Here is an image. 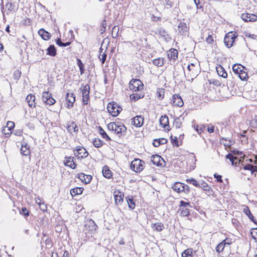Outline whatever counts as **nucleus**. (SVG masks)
<instances>
[{
	"label": "nucleus",
	"instance_id": "nucleus-1",
	"mask_svg": "<svg viewBox=\"0 0 257 257\" xmlns=\"http://www.w3.org/2000/svg\"><path fill=\"white\" fill-rule=\"evenodd\" d=\"M232 70L241 80H246L248 78L247 69L240 64H234L232 66Z\"/></svg>",
	"mask_w": 257,
	"mask_h": 257
},
{
	"label": "nucleus",
	"instance_id": "nucleus-2",
	"mask_svg": "<svg viewBox=\"0 0 257 257\" xmlns=\"http://www.w3.org/2000/svg\"><path fill=\"white\" fill-rule=\"evenodd\" d=\"M172 189L178 193L185 194H188L190 192V188L188 185L179 182H175L172 186Z\"/></svg>",
	"mask_w": 257,
	"mask_h": 257
},
{
	"label": "nucleus",
	"instance_id": "nucleus-3",
	"mask_svg": "<svg viewBox=\"0 0 257 257\" xmlns=\"http://www.w3.org/2000/svg\"><path fill=\"white\" fill-rule=\"evenodd\" d=\"M145 162L139 159L134 160L131 163V168L136 173L141 172L144 168Z\"/></svg>",
	"mask_w": 257,
	"mask_h": 257
},
{
	"label": "nucleus",
	"instance_id": "nucleus-4",
	"mask_svg": "<svg viewBox=\"0 0 257 257\" xmlns=\"http://www.w3.org/2000/svg\"><path fill=\"white\" fill-rule=\"evenodd\" d=\"M107 108L108 112L113 116H117L122 110L121 107L119 106L116 103H114V102H109L107 105Z\"/></svg>",
	"mask_w": 257,
	"mask_h": 257
},
{
	"label": "nucleus",
	"instance_id": "nucleus-5",
	"mask_svg": "<svg viewBox=\"0 0 257 257\" xmlns=\"http://www.w3.org/2000/svg\"><path fill=\"white\" fill-rule=\"evenodd\" d=\"M143 82L138 79H133L130 82V89L133 91H139L143 89Z\"/></svg>",
	"mask_w": 257,
	"mask_h": 257
},
{
	"label": "nucleus",
	"instance_id": "nucleus-6",
	"mask_svg": "<svg viewBox=\"0 0 257 257\" xmlns=\"http://www.w3.org/2000/svg\"><path fill=\"white\" fill-rule=\"evenodd\" d=\"M187 69L188 73H187V77L188 78H191V80L193 81L199 74L198 68L193 63H191L188 65Z\"/></svg>",
	"mask_w": 257,
	"mask_h": 257
},
{
	"label": "nucleus",
	"instance_id": "nucleus-7",
	"mask_svg": "<svg viewBox=\"0 0 257 257\" xmlns=\"http://www.w3.org/2000/svg\"><path fill=\"white\" fill-rule=\"evenodd\" d=\"M236 38V36L232 32L228 33L224 39V43L225 46L229 48L231 47Z\"/></svg>",
	"mask_w": 257,
	"mask_h": 257
},
{
	"label": "nucleus",
	"instance_id": "nucleus-8",
	"mask_svg": "<svg viewBox=\"0 0 257 257\" xmlns=\"http://www.w3.org/2000/svg\"><path fill=\"white\" fill-rule=\"evenodd\" d=\"M151 161L153 164L158 167H164L166 166V162L158 155H154L151 156Z\"/></svg>",
	"mask_w": 257,
	"mask_h": 257
},
{
	"label": "nucleus",
	"instance_id": "nucleus-9",
	"mask_svg": "<svg viewBox=\"0 0 257 257\" xmlns=\"http://www.w3.org/2000/svg\"><path fill=\"white\" fill-rule=\"evenodd\" d=\"M82 94V101L84 105H86L88 103L89 99L90 93V86L88 84H86L83 86L81 89Z\"/></svg>",
	"mask_w": 257,
	"mask_h": 257
},
{
	"label": "nucleus",
	"instance_id": "nucleus-10",
	"mask_svg": "<svg viewBox=\"0 0 257 257\" xmlns=\"http://www.w3.org/2000/svg\"><path fill=\"white\" fill-rule=\"evenodd\" d=\"M42 99L46 104L50 105L54 104L56 102L55 100L52 97V94L48 91L43 93Z\"/></svg>",
	"mask_w": 257,
	"mask_h": 257
},
{
	"label": "nucleus",
	"instance_id": "nucleus-11",
	"mask_svg": "<svg viewBox=\"0 0 257 257\" xmlns=\"http://www.w3.org/2000/svg\"><path fill=\"white\" fill-rule=\"evenodd\" d=\"M172 104L174 106H182L184 103L182 99L179 94H174L172 96V99L171 101Z\"/></svg>",
	"mask_w": 257,
	"mask_h": 257
},
{
	"label": "nucleus",
	"instance_id": "nucleus-12",
	"mask_svg": "<svg viewBox=\"0 0 257 257\" xmlns=\"http://www.w3.org/2000/svg\"><path fill=\"white\" fill-rule=\"evenodd\" d=\"M74 154L78 158H83L88 156V153L84 148L79 147L74 151Z\"/></svg>",
	"mask_w": 257,
	"mask_h": 257
},
{
	"label": "nucleus",
	"instance_id": "nucleus-13",
	"mask_svg": "<svg viewBox=\"0 0 257 257\" xmlns=\"http://www.w3.org/2000/svg\"><path fill=\"white\" fill-rule=\"evenodd\" d=\"M66 100L68 108H71L75 101V95L73 93L68 92L66 95Z\"/></svg>",
	"mask_w": 257,
	"mask_h": 257
},
{
	"label": "nucleus",
	"instance_id": "nucleus-14",
	"mask_svg": "<svg viewBox=\"0 0 257 257\" xmlns=\"http://www.w3.org/2000/svg\"><path fill=\"white\" fill-rule=\"evenodd\" d=\"M241 18L244 22H255L257 20V16L249 13L242 14Z\"/></svg>",
	"mask_w": 257,
	"mask_h": 257
},
{
	"label": "nucleus",
	"instance_id": "nucleus-15",
	"mask_svg": "<svg viewBox=\"0 0 257 257\" xmlns=\"http://www.w3.org/2000/svg\"><path fill=\"white\" fill-rule=\"evenodd\" d=\"M114 197L115 199V203L116 205H118L121 204L123 202V199L124 197L123 193L119 191H115L114 192Z\"/></svg>",
	"mask_w": 257,
	"mask_h": 257
},
{
	"label": "nucleus",
	"instance_id": "nucleus-16",
	"mask_svg": "<svg viewBox=\"0 0 257 257\" xmlns=\"http://www.w3.org/2000/svg\"><path fill=\"white\" fill-rule=\"evenodd\" d=\"M178 52L177 49L172 48L171 49L169 52H168V59L171 61L173 60V62L178 58Z\"/></svg>",
	"mask_w": 257,
	"mask_h": 257
},
{
	"label": "nucleus",
	"instance_id": "nucleus-17",
	"mask_svg": "<svg viewBox=\"0 0 257 257\" xmlns=\"http://www.w3.org/2000/svg\"><path fill=\"white\" fill-rule=\"evenodd\" d=\"M144 117L141 115L136 116L132 120V124L136 127H141L144 122Z\"/></svg>",
	"mask_w": 257,
	"mask_h": 257
},
{
	"label": "nucleus",
	"instance_id": "nucleus-18",
	"mask_svg": "<svg viewBox=\"0 0 257 257\" xmlns=\"http://www.w3.org/2000/svg\"><path fill=\"white\" fill-rule=\"evenodd\" d=\"M188 30L186 24L183 22H180L178 26L177 31L181 35H185Z\"/></svg>",
	"mask_w": 257,
	"mask_h": 257
},
{
	"label": "nucleus",
	"instance_id": "nucleus-19",
	"mask_svg": "<svg viewBox=\"0 0 257 257\" xmlns=\"http://www.w3.org/2000/svg\"><path fill=\"white\" fill-rule=\"evenodd\" d=\"M85 227L86 230L90 232H93L96 230L97 225L94 221L91 219L85 224Z\"/></svg>",
	"mask_w": 257,
	"mask_h": 257
},
{
	"label": "nucleus",
	"instance_id": "nucleus-20",
	"mask_svg": "<svg viewBox=\"0 0 257 257\" xmlns=\"http://www.w3.org/2000/svg\"><path fill=\"white\" fill-rule=\"evenodd\" d=\"M39 36L44 40H48L51 37V35L44 29H41L38 31Z\"/></svg>",
	"mask_w": 257,
	"mask_h": 257
},
{
	"label": "nucleus",
	"instance_id": "nucleus-21",
	"mask_svg": "<svg viewBox=\"0 0 257 257\" xmlns=\"http://www.w3.org/2000/svg\"><path fill=\"white\" fill-rule=\"evenodd\" d=\"M226 158L229 160L231 162L232 165L237 166V164H239L241 159H238L236 157H234L231 153H229L226 156Z\"/></svg>",
	"mask_w": 257,
	"mask_h": 257
},
{
	"label": "nucleus",
	"instance_id": "nucleus-22",
	"mask_svg": "<svg viewBox=\"0 0 257 257\" xmlns=\"http://www.w3.org/2000/svg\"><path fill=\"white\" fill-rule=\"evenodd\" d=\"M35 99V96L32 94H29L26 97V100L31 108L35 107L36 106Z\"/></svg>",
	"mask_w": 257,
	"mask_h": 257
},
{
	"label": "nucleus",
	"instance_id": "nucleus-23",
	"mask_svg": "<svg viewBox=\"0 0 257 257\" xmlns=\"http://www.w3.org/2000/svg\"><path fill=\"white\" fill-rule=\"evenodd\" d=\"M102 172L103 176L107 179L111 178L112 176V172L110 171L109 167L106 165H105L104 167H103Z\"/></svg>",
	"mask_w": 257,
	"mask_h": 257
},
{
	"label": "nucleus",
	"instance_id": "nucleus-24",
	"mask_svg": "<svg viewBox=\"0 0 257 257\" xmlns=\"http://www.w3.org/2000/svg\"><path fill=\"white\" fill-rule=\"evenodd\" d=\"M122 127L126 128L123 123H121L118 121L111 122L108 123L107 125V128H122Z\"/></svg>",
	"mask_w": 257,
	"mask_h": 257
},
{
	"label": "nucleus",
	"instance_id": "nucleus-25",
	"mask_svg": "<svg viewBox=\"0 0 257 257\" xmlns=\"http://www.w3.org/2000/svg\"><path fill=\"white\" fill-rule=\"evenodd\" d=\"M168 141L165 138H161L156 139L153 140V145L155 147H158L161 145H164L167 143Z\"/></svg>",
	"mask_w": 257,
	"mask_h": 257
},
{
	"label": "nucleus",
	"instance_id": "nucleus-26",
	"mask_svg": "<svg viewBox=\"0 0 257 257\" xmlns=\"http://www.w3.org/2000/svg\"><path fill=\"white\" fill-rule=\"evenodd\" d=\"M244 213L247 216V217L255 224L257 223V221L254 219L253 216L251 213L250 209L248 207L246 206L243 209Z\"/></svg>",
	"mask_w": 257,
	"mask_h": 257
},
{
	"label": "nucleus",
	"instance_id": "nucleus-27",
	"mask_svg": "<svg viewBox=\"0 0 257 257\" xmlns=\"http://www.w3.org/2000/svg\"><path fill=\"white\" fill-rule=\"evenodd\" d=\"M196 251H193L192 248H188L182 253V257H193L195 254Z\"/></svg>",
	"mask_w": 257,
	"mask_h": 257
},
{
	"label": "nucleus",
	"instance_id": "nucleus-28",
	"mask_svg": "<svg viewBox=\"0 0 257 257\" xmlns=\"http://www.w3.org/2000/svg\"><path fill=\"white\" fill-rule=\"evenodd\" d=\"M160 125L164 128L169 124V118L167 115L162 116L160 118Z\"/></svg>",
	"mask_w": 257,
	"mask_h": 257
},
{
	"label": "nucleus",
	"instance_id": "nucleus-29",
	"mask_svg": "<svg viewBox=\"0 0 257 257\" xmlns=\"http://www.w3.org/2000/svg\"><path fill=\"white\" fill-rule=\"evenodd\" d=\"M165 59L163 57H159L153 60V64L158 67H161L164 64Z\"/></svg>",
	"mask_w": 257,
	"mask_h": 257
},
{
	"label": "nucleus",
	"instance_id": "nucleus-30",
	"mask_svg": "<svg viewBox=\"0 0 257 257\" xmlns=\"http://www.w3.org/2000/svg\"><path fill=\"white\" fill-rule=\"evenodd\" d=\"M216 71L218 74L223 78H226L227 77V74L226 72L221 66L219 65V66L217 67Z\"/></svg>",
	"mask_w": 257,
	"mask_h": 257
},
{
	"label": "nucleus",
	"instance_id": "nucleus-31",
	"mask_svg": "<svg viewBox=\"0 0 257 257\" xmlns=\"http://www.w3.org/2000/svg\"><path fill=\"white\" fill-rule=\"evenodd\" d=\"M47 54L51 56H55L56 55V50L53 45H51L47 49Z\"/></svg>",
	"mask_w": 257,
	"mask_h": 257
},
{
	"label": "nucleus",
	"instance_id": "nucleus-32",
	"mask_svg": "<svg viewBox=\"0 0 257 257\" xmlns=\"http://www.w3.org/2000/svg\"><path fill=\"white\" fill-rule=\"evenodd\" d=\"M82 187H76L70 190V194L72 196L81 194L83 191Z\"/></svg>",
	"mask_w": 257,
	"mask_h": 257
},
{
	"label": "nucleus",
	"instance_id": "nucleus-33",
	"mask_svg": "<svg viewBox=\"0 0 257 257\" xmlns=\"http://www.w3.org/2000/svg\"><path fill=\"white\" fill-rule=\"evenodd\" d=\"M152 227L155 230L160 232L164 228V225L161 222H156L152 224Z\"/></svg>",
	"mask_w": 257,
	"mask_h": 257
},
{
	"label": "nucleus",
	"instance_id": "nucleus-34",
	"mask_svg": "<svg viewBox=\"0 0 257 257\" xmlns=\"http://www.w3.org/2000/svg\"><path fill=\"white\" fill-rule=\"evenodd\" d=\"M112 133L114 135L118 136L120 138L122 136H124L126 134L127 130H110Z\"/></svg>",
	"mask_w": 257,
	"mask_h": 257
},
{
	"label": "nucleus",
	"instance_id": "nucleus-35",
	"mask_svg": "<svg viewBox=\"0 0 257 257\" xmlns=\"http://www.w3.org/2000/svg\"><path fill=\"white\" fill-rule=\"evenodd\" d=\"M125 199L127 201L128 207L132 209H134L135 208L136 204L133 197L128 196L125 198Z\"/></svg>",
	"mask_w": 257,
	"mask_h": 257
},
{
	"label": "nucleus",
	"instance_id": "nucleus-36",
	"mask_svg": "<svg viewBox=\"0 0 257 257\" xmlns=\"http://www.w3.org/2000/svg\"><path fill=\"white\" fill-rule=\"evenodd\" d=\"M6 7L8 10L10 12H16L18 9V7L15 4H13L12 3H7Z\"/></svg>",
	"mask_w": 257,
	"mask_h": 257
},
{
	"label": "nucleus",
	"instance_id": "nucleus-37",
	"mask_svg": "<svg viewBox=\"0 0 257 257\" xmlns=\"http://www.w3.org/2000/svg\"><path fill=\"white\" fill-rule=\"evenodd\" d=\"M186 182L189 184H191L194 186L199 188L201 183V181H197L194 178L187 179L186 180Z\"/></svg>",
	"mask_w": 257,
	"mask_h": 257
},
{
	"label": "nucleus",
	"instance_id": "nucleus-38",
	"mask_svg": "<svg viewBox=\"0 0 257 257\" xmlns=\"http://www.w3.org/2000/svg\"><path fill=\"white\" fill-rule=\"evenodd\" d=\"M21 153L24 156L29 155L30 152L29 149V147H27V145H22L21 148Z\"/></svg>",
	"mask_w": 257,
	"mask_h": 257
},
{
	"label": "nucleus",
	"instance_id": "nucleus-39",
	"mask_svg": "<svg viewBox=\"0 0 257 257\" xmlns=\"http://www.w3.org/2000/svg\"><path fill=\"white\" fill-rule=\"evenodd\" d=\"M92 144L95 147L100 148L104 144V143L100 139L95 138L92 141Z\"/></svg>",
	"mask_w": 257,
	"mask_h": 257
},
{
	"label": "nucleus",
	"instance_id": "nucleus-40",
	"mask_svg": "<svg viewBox=\"0 0 257 257\" xmlns=\"http://www.w3.org/2000/svg\"><path fill=\"white\" fill-rule=\"evenodd\" d=\"M144 97V94L142 93H134L130 95V99L131 100H134V101H137L141 98H143Z\"/></svg>",
	"mask_w": 257,
	"mask_h": 257
},
{
	"label": "nucleus",
	"instance_id": "nucleus-41",
	"mask_svg": "<svg viewBox=\"0 0 257 257\" xmlns=\"http://www.w3.org/2000/svg\"><path fill=\"white\" fill-rule=\"evenodd\" d=\"M165 91L164 89H158L156 93L157 98L160 100L164 98Z\"/></svg>",
	"mask_w": 257,
	"mask_h": 257
},
{
	"label": "nucleus",
	"instance_id": "nucleus-42",
	"mask_svg": "<svg viewBox=\"0 0 257 257\" xmlns=\"http://www.w3.org/2000/svg\"><path fill=\"white\" fill-rule=\"evenodd\" d=\"M225 245L224 243L222 241L220 242L216 247V251L220 253V252L222 251L224 248Z\"/></svg>",
	"mask_w": 257,
	"mask_h": 257
},
{
	"label": "nucleus",
	"instance_id": "nucleus-43",
	"mask_svg": "<svg viewBox=\"0 0 257 257\" xmlns=\"http://www.w3.org/2000/svg\"><path fill=\"white\" fill-rule=\"evenodd\" d=\"M14 130H2V132L3 136H5L6 138H8L14 133Z\"/></svg>",
	"mask_w": 257,
	"mask_h": 257
},
{
	"label": "nucleus",
	"instance_id": "nucleus-44",
	"mask_svg": "<svg viewBox=\"0 0 257 257\" xmlns=\"http://www.w3.org/2000/svg\"><path fill=\"white\" fill-rule=\"evenodd\" d=\"M180 214L183 216H187L189 213V209L187 208H180Z\"/></svg>",
	"mask_w": 257,
	"mask_h": 257
},
{
	"label": "nucleus",
	"instance_id": "nucleus-45",
	"mask_svg": "<svg viewBox=\"0 0 257 257\" xmlns=\"http://www.w3.org/2000/svg\"><path fill=\"white\" fill-rule=\"evenodd\" d=\"M99 130V134L101 136V137L103 138L106 139L107 141H111L110 138L107 135V134L105 133L104 131V130Z\"/></svg>",
	"mask_w": 257,
	"mask_h": 257
},
{
	"label": "nucleus",
	"instance_id": "nucleus-46",
	"mask_svg": "<svg viewBox=\"0 0 257 257\" xmlns=\"http://www.w3.org/2000/svg\"><path fill=\"white\" fill-rule=\"evenodd\" d=\"M212 36L213 33L210 32L208 33V35L206 38V42L209 44H212L214 42V39Z\"/></svg>",
	"mask_w": 257,
	"mask_h": 257
},
{
	"label": "nucleus",
	"instance_id": "nucleus-47",
	"mask_svg": "<svg viewBox=\"0 0 257 257\" xmlns=\"http://www.w3.org/2000/svg\"><path fill=\"white\" fill-rule=\"evenodd\" d=\"M102 50H103V49L101 48H100V55L99 56V58L100 60V61H101L102 63L103 64L104 63L105 61L106 60L107 55L104 52L102 54H101V53L102 52Z\"/></svg>",
	"mask_w": 257,
	"mask_h": 257
},
{
	"label": "nucleus",
	"instance_id": "nucleus-48",
	"mask_svg": "<svg viewBox=\"0 0 257 257\" xmlns=\"http://www.w3.org/2000/svg\"><path fill=\"white\" fill-rule=\"evenodd\" d=\"M210 187V186H209V185L206 182L203 180H201V183L199 188H201L202 190L205 191V190H206V189H207Z\"/></svg>",
	"mask_w": 257,
	"mask_h": 257
},
{
	"label": "nucleus",
	"instance_id": "nucleus-49",
	"mask_svg": "<svg viewBox=\"0 0 257 257\" xmlns=\"http://www.w3.org/2000/svg\"><path fill=\"white\" fill-rule=\"evenodd\" d=\"M158 32L160 36H161L162 37H165V38H166V37L168 36L167 32L163 28H159L158 29Z\"/></svg>",
	"mask_w": 257,
	"mask_h": 257
},
{
	"label": "nucleus",
	"instance_id": "nucleus-50",
	"mask_svg": "<svg viewBox=\"0 0 257 257\" xmlns=\"http://www.w3.org/2000/svg\"><path fill=\"white\" fill-rule=\"evenodd\" d=\"M250 234L252 238L257 242V228H252L250 230Z\"/></svg>",
	"mask_w": 257,
	"mask_h": 257
},
{
	"label": "nucleus",
	"instance_id": "nucleus-51",
	"mask_svg": "<svg viewBox=\"0 0 257 257\" xmlns=\"http://www.w3.org/2000/svg\"><path fill=\"white\" fill-rule=\"evenodd\" d=\"M171 142L173 146H175L177 147L179 146L178 138L177 137H173L172 135L171 136Z\"/></svg>",
	"mask_w": 257,
	"mask_h": 257
},
{
	"label": "nucleus",
	"instance_id": "nucleus-52",
	"mask_svg": "<svg viewBox=\"0 0 257 257\" xmlns=\"http://www.w3.org/2000/svg\"><path fill=\"white\" fill-rule=\"evenodd\" d=\"M56 44L60 47H66L70 44V42L63 43L61 39L59 38L56 40Z\"/></svg>",
	"mask_w": 257,
	"mask_h": 257
},
{
	"label": "nucleus",
	"instance_id": "nucleus-53",
	"mask_svg": "<svg viewBox=\"0 0 257 257\" xmlns=\"http://www.w3.org/2000/svg\"><path fill=\"white\" fill-rule=\"evenodd\" d=\"M221 140L226 141V143H223L225 147L230 148L231 146L232 145V142L229 139V138H222Z\"/></svg>",
	"mask_w": 257,
	"mask_h": 257
},
{
	"label": "nucleus",
	"instance_id": "nucleus-54",
	"mask_svg": "<svg viewBox=\"0 0 257 257\" xmlns=\"http://www.w3.org/2000/svg\"><path fill=\"white\" fill-rule=\"evenodd\" d=\"M20 212L21 214L24 215L25 217H27L29 215V211L26 207H23Z\"/></svg>",
	"mask_w": 257,
	"mask_h": 257
},
{
	"label": "nucleus",
	"instance_id": "nucleus-55",
	"mask_svg": "<svg viewBox=\"0 0 257 257\" xmlns=\"http://www.w3.org/2000/svg\"><path fill=\"white\" fill-rule=\"evenodd\" d=\"M38 199L40 201V202L38 203V204H39V207H40V209H41L42 211H44V212H45V211H47V207L46 205L44 202H42V203H41V200L39 198H38Z\"/></svg>",
	"mask_w": 257,
	"mask_h": 257
},
{
	"label": "nucleus",
	"instance_id": "nucleus-56",
	"mask_svg": "<svg viewBox=\"0 0 257 257\" xmlns=\"http://www.w3.org/2000/svg\"><path fill=\"white\" fill-rule=\"evenodd\" d=\"M250 126L254 128H257V115L254 116V119L250 122Z\"/></svg>",
	"mask_w": 257,
	"mask_h": 257
},
{
	"label": "nucleus",
	"instance_id": "nucleus-57",
	"mask_svg": "<svg viewBox=\"0 0 257 257\" xmlns=\"http://www.w3.org/2000/svg\"><path fill=\"white\" fill-rule=\"evenodd\" d=\"M187 206H190V202H185L183 200H181L180 201V205H179V207L180 208H186V207Z\"/></svg>",
	"mask_w": 257,
	"mask_h": 257
},
{
	"label": "nucleus",
	"instance_id": "nucleus-58",
	"mask_svg": "<svg viewBox=\"0 0 257 257\" xmlns=\"http://www.w3.org/2000/svg\"><path fill=\"white\" fill-rule=\"evenodd\" d=\"M92 176L89 175H86L84 179H83V182H84L85 184L89 183L92 180Z\"/></svg>",
	"mask_w": 257,
	"mask_h": 257
},
{
	"label": "nucleus",
	"instance_id": "nucleus-59",
	"mask_svg": "<svg viewBox=\"0 0 257 257\" xmlns=\"http://www.w3.org/2000/svg\"><path fill=\"white\" fill-rule=\"evenodd\" d=\"M5 127H7V128H14L15 123L12 121H8Z\"/></svg>",
	"mask_w": 257,
	"mask_h": 257
},
{
	"label": "nucleus",
	"instance_id": "nucleus-60",
	"mask_svg": "<svg viewBox=\"0 0 257 257\" xmlns=\"http://www.w3.org/2000/svg\"><path fill=\"white\" fill-rule=\"evenodd\" d=\"M230 152L231 154L234 155L240 156L242 154L241 152L238 150H236L235 149L232 150V148H230Z\"/></svg>",
	"mask_w": 257,
	"mask_h": 257
},
{
	"label": "nucleus",
	"instance_id": "nucleus-61",
	"mask_svg": "<svg viewBox=\"0 0 257 257\" xmlns=\"http://www.w3.org/2000/svg\"><path fill=\"white\" fill-rule=\"evenodd\" d=\"M67 165L71 167L72 169H75L76 167V165L73 161H68L66 162Z\"/></svg>",
	"mask_w": 257,
	"mask_h": 257
},
{
	"label": "nucleus",
	"instance_id": "nucleus-62",
	"mask_svg": "<svg viewBox=\"0 0 257 257\" xmlns=\"http://www.w3.org/2000/svg\"><path fill=\"white\" fill-rule=\"evenodd\" d=\"M214 177L216 179V181L218 182L221 183L223 182V180L222 179V176L220 175H218L217 174L215 173L214 174Z\"/></svg>",
	"mask_w": 257,
	"mask_h": 257
},
{
	"label": "nucleus",
	"instance_id": "nucleus-63",
	"mask_svg": "<svg viewBox=\"0 0 257 257\" xmlns=\"http://www.w3.org/2000/svg\"><path fill=\"white\" fill-rule=\"evenodd\" d=\"M106 26H107L106 21L105 20H103V21L101 23L102 28H101V31L102 32H104L105 28L106 27Z\"/></svg>",
	"mask_w": 257,
	"mask_h": 257
},
{
	"label": "nucleus",
	"instance_id": "nucleus-64",
	"mask_svg": "<svg viewBox=\"0 0 257 257\" xmlns=\"http://www.w3.org/2000/svg\"><path fill=\"white\" fill-rule=\"evenodd\" d=\"M205 193L208 195H212L214 193V192L211 187L208 188L206 190H205Z\"/></svg>",
	"mask_w": 257,
	"mask_h": 257
}]
</instances>
